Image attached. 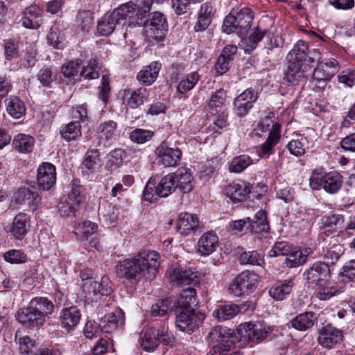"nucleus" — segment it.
I'll return each mask as SVG.
<instances>
[{
    "instance_id": "17",
    "label": "nucleus",
    "mask_w": 355,
    "mask_h": 355,
    "mask_svg": "<svg viewBox=\"0 0 355 355\" xmlns=\"http://www.w3.org/2000/svg\"><path fill=\"white\" fill-rule=\"evenodd\" d=\"M250 184L239 180L230 183L225 189V194L233 202L243 201L250 192Z\"/></svg>"
},
{
    "instance_id": "49",
    "label": "nucleus",
    "mask_w": 355,
    "mask_h": 355,
    "mask_svg": "<svg viewBox=\"0 0 355 355\" xmlns=\"http://www.w3.org/2000/svg\"><path fill=\"white\" fill-rule=\"evenodd\" d=\"M196 292L193 288L184 289L180 293L177 302V309L191 307V304L196 303Z\"/></svg>"
},
{
    "instance_id": "2",
    "label": "nucleus",
    "mask_w": 355,
    "mask_h": 355,
    "mask_svg": "<svg viewBox=\"0 0 355 355\" xmlns=\"http://www.w3.org/2000/svg\"><path fill=\"white\" fill-rule=\"evenodd\" d=\"M149 10V6H144V10H141L137 9L135 3L128 2L120 6L112 12L116 15V17L120 21V24H126V20L128 19V26L123 34L124 37H126L128 34L132 33V28L141 27L145 24L144 18Z\"/></svg>"
},
{
    "instance_id": "43",
    "label": "nucleus",
    "mask_w": 355,
    "mask_h": 355,
    "mask_svg": "<svg viewBox=\"0 0 355 355\" xmlns=\"http://www.w3.org/2000/svg\"><path fill=\"white\" fill-rule=\"evenodd\" d=\"M35 139L33 137L25 134H19L15 137L12 145L20 153L31 152Z\"/></svg>"
},
{
    "instance_id": "35",
    "label": "nucleus",
    "mask_w": 355,
    "mask_h": 355,
    "mask_svg": "<svg viewBox=\"0 0 355 355\" xmlns=\"http://www.w3.org/2000/svg\"><path fill=\"white\" fill-rule=\"evenodd\" d=\"M240 311L239 306L234 304H219L213 312V316L219 321H225L235 317Z\"/></svg>"
},
{
    "instance_id": "47",
    "label": "nucleus",
    "mask_w": 355,
    "mask_h": 355,
    "mask_svg": "<svg viewBox=\"0 0 355 355\" xmlns=\"http://www.w3.org/2000/svg\"><path fill=\"white\" fill-rule=\"evenodd\" d=\"M200 79V76L198 72L193 71L187 74L184 78L179 83L177 90L180 94H186L189 91L191 90L195 85L197 84Z\"/></svg>"
},
{
    "instance_id": "64",
    "label": "nucleus",
    "mask_w": 355,
    "mask_h": 355,
    "mask_svg": "<svg viewBox=\"0 0 355 355\" xmlns=\"http://www.w3.org/2000/svg\"><path fill=\"white\" fill-rule=\"evenodd\" d=\"M236 15L230 13L228 15L223 21L222 26L223 32L227 34L236 33L239 35V28L236 26Z\"/></svg>"
},
{
    "instance_id": "48",
    "label": "nucleus",
    "mask_w": 355,
    "mask_h": 355,
    "mask_svg": "<svg viewBox=\"0 0 355 355\" xmlns=\"http://www.w3.org/2000/svg\"><path fill=\"white\" fill-rule=\"evenodd\" d=\"M252 164V160L249 155H241L232 159L229 166V170L230 172L239 173Z\"/></svg>"
},
{
    "instance_id": "1",
    "label": "nucleus",
    "mask_w": 355,
    "mask_h": 355,
    "mask_svg": "<svg viewBox=\"0 0 355 355\" xmlns=\"http://www.w3.org/2000/svg\"><path fill=\"white\" fill-rule=\"evenodd\" d=\"M160 263V256L155 251L143 250L124 259L116 266L118 276L129 281L152 279L155 276Z\"/></svg>"
},
{
    "instance_id": "55",
    "label": "nucleus",
    "mask_w": 355,
    "mask_h": 355,
    "mask_svg": "<svg viewBox=\"0 0 355 355\" xmlns=\"http://www.w3.org/2000/svg\"><path fill=\"white\" fill-rule=\"evenodd\" d=\"M171 300L169 298L164 299L152 306V315L154 316H164L171 309Z\"/></svg>"
},
{
    "instance_id": "63",
    "label": "nucleus",
    "mask_w": 355,
    "mask_h": 355,
    "mask_svg": "<svg viewBox=\"0 0 355 355\" xmlns=\"http://www.w3.org/2000/svg\"><path fill=\"white\" fill-rule=\"evenodd\" d=\"M5 261L10 263H21L26 261V254L19 250H11L3 254Z\"/></svg>"
},
{
    "instance_id": "24",
    "label": "nucleus",
    "mask_w": 355,
    "mask_h": 355,
    "mask_svg": "<svg viewBox=\"0 0 355 355\" xmlns=\"http://www.w3.org/2000/svg\"><path fill=\"white\" fill-rule=\"evenodd\" d=\"M161 69V64L152 62L141 70L137 76L139 82L143 85H150L157 79Z\"/></svg>"
},
{
    "instance_id": "12",
    "label": "nucleus",
    "mask_w": 355,
    "mask_h": 355,
    "mask_svg": "<svg viewBox=\"0 0 355 355\" xmlns=\"http://www.w3.org/2000/svg\"><path fill=\"white\" fill-rule=\"evenodd\" d=\"M342 340V331L331 325H327L322 327L319 332L318 338V343L327 349L334 348Z\"/></svg>"
},
{
    "instance_id": "50",
    "label": "nucleus",
    "mask_w": 355,
    "mask_h": 355,
    "mask_svg": "<svg viewBox=\"0 0 355 355\" xmlns=\"http://www.w3.org/2000/svg\"><path fill=\"white\" fill-rule=\"evenodd\" d=\"M98 225L91 221H84L76 229V234L83 239H88L91 236L96 233Z\"/></svg>"
},
{
    "instance_id": "39",
    "label": "nucleus",
    "mask_w": 355,
    "mask_h": 355,
    "mask_svg": "<svg viewBox=\"0 0 355 355\" xmlns=\"http://www.w3.org/2000/svg\"><path fill=\"white\" fill-rule=\"evenodd\" d=\"M177 189L172 173L163 177L155 187V194L158 197H166Z\"/></svg>"
},
{
    "instance_id": "36",
    "label": "nucleus",
    "mask_w": 355,
    "mask_h": 355,
    "mask_svg": "<svg viewBox=\"0 0 355 355\" xmlns=\"http://www.w3.org/2000/svg\"><path fill=\"white\" fill-rule=\"evenodd\" d=\"M120 24V21L112 12L106 13L99 21L97 30L99 34L104 36L110 35L116 26Z\"/></svg>"
},
{
    "instance_id": "23",
    "label": "nucleus",
    "mask_w": 355,
    "mask_h": 355,
    "mask_svg": "<svg viewBox=\"0 0 355 355\" xmlns=\"http://www.w3.org/2000/svg\"><path fill=\"white\" fill-rule=\"evenodd\" d=\"M294 285V278L278 281L270 288L269 294L275 300H283L291 293Z\"/></svg>"
},
{
    "instance_id": "20",
    "label": "nucleus",
    "mask_w": 355,
    "mask_h": 355,
    "mask_svg": "<svg viewBox=\"0 0 355 355\" xmlns=\"http://www.w3.org/2000/svg\"><path fill=\"white\" fill-rule=\"evenodd\" d=\"M177 189L183 193H189L193 188V177L191 170L187 168H180L172 173Z\"/></svg>"
},
{
    "instance_id": "7",
    "label": "nucleus",
    "mask_w": 355,
    "mask_h": 355,
    "mask_svg": "<svg viewBox=\"0 0 355 355\" xmlns=\"http://www.w3.org/2000/svg\"><path fill=\"white\" fill-rule=\"evenodd\" d=\"M275 330L277 331L275 326L252 322H245L241 324L239 328V331L242 337L256 343L270 338Z\"/></svg>"
},
{
    "instance_id": "14",
    "label": "nucleus",
    "mask_w": 355,
    "mask_h": 355,
    "mask_svg": "<svg viewBox=\"0 0 355 355\" xmlns=\"http://www.w3.org/2000/svg\"><path fill=\"white\" fill-rule=\"evenodd\" d=\"M16 319L20 323L30 327H42L46 320L29 304L27 307L21 309L17 312Z\"/></svg>"
},
{
    "instance_id": "26",
    "label": "nucleus",
    "mask_w": 355,
    "mask_h": 355,
    "mask_svg": "<svg viewBox=\"0 0 355 355\" xmlns=\"http://www.w3.org/2000/svg\"><path fill=\"white\" fill-rule=\"evenodd\" d=\"M15 197L19 204L24 205L33 210L35 209L41 201V198L37 192L27 188L19 189Z\"/></svg>"
},
{
    "instance_id": "51",
    "label": "nucleus",
    "mask_w": 355,
    "mask_h": 355,
    "mask_svg": "<svg viewBox=\"0 0 355 355\" xmlns=\"http://www.w3.org/2000/svg\"><path fill=\"white\" fill-rule=\"evenodd\" d=\"M292 245L287 241H277L272 246V249L268 252V255L271 257L278 256H286L291 254L293 249Z\"/></svg>"
},
{
    "instance_id": "38",
    "label": "nucleus",
    "mask_w": 355,
    "mask_h": 355,
    "mask_svg": "<svg viewBox=\"0 0 355 355\" xmlns=\"http://www.w3.org/2000/svg\"><path fill=\"white\" fill-rule=\"evenodd\" d=\"M308 45L302 41H298L287 55L288 62H297L302 64V62L306 59L308 55Z\"/></svg>"
},
{
    "instance_id": "28",
    "label": "nucleus",
    "mask_w": 355,
    "mask_h": 355,
    "mask_svg": "<svg viewBox=\"0 0 355 355\" xmlns=\"http://www.w3.org/2000/svg\"><path fill=\"white\" fill-rule=\"evenodd\" d=\"M80 313L76 306H71L62 310L60 320L62 327L67 330L73 329L79 322Z\"/></svg>"
},
{
    "instance_id": "19",
    "label": "nucleus",
    "mask_w": 355,
    "mask_h": 355,
    "mask_svg": "<svg viewBox=\"0 0 355 355\" xmlns=\"http://www.w3.org/2000/svg\"><path fill=\"white\" fill-rule=\"evenodd\" d=\"M230 329L221 326L214 327L209 334V337L214 345H222L225 349H230L234 341Z\"/></svg>"
},
{
    "instance_id": "44",
    "label": "nucleus",
    "mask_w": 355,
    "mask_h": 355,
    "mask_svg": "<svg viewBox=\"0 0 355 355\" xmlns=\"http://www.w3.org/2000/svg\"><path fill=\"white\" fill-rule=\"evenodd\" d=\"M287 148L292 155L296 157L302 156L305 154L306 149L308 148V139L305 137L299 135L287 144Z\"/></svg>"
},
{
    "instance_id": "53",
    "label": "nucleus",
    "mask_w": 355,
    "mask_h": 355,
    "mask_svg": "<svg viewBox=\"0 0 355 355\" xmlns=\"http://www.w3.org/2000/svg\"><path fill=\"white\" fill-rule=\"evenodd\" d=\"M48 43L57 49L64 46L65 38L63 33L57 28H51L47 35Z\"/></svg>"
},
{
    "instance_id": "25",
    "label": "nucleus",
    "mask_w": 355,
    "mask_h": 355,
    "mask_svg": "<svg viewBox=\"0 0 355 355\" xmlns=\"http://www.w3.org/2000/svg\"><path fill=\"white\" fill-rule=\"evenodd\" d=\"M21 23L26 28L36 29L42 23L41 10L35 6H30L24 12Z\"/></svg>"
},
{
    "instance_id": "33",
    "label": "nucleus",
    "mask_w": 355,
    "mask_h": 355,
    "mask_svg": "<svg viewBox=\"0 0 355 355\" xmlns=\"http://www.w3.org/2000/svg\"><path fill=\"white\" fill-rule=\"evenodd\" d=\"M236 26L239 28V35L243 37L245 35L251 27V24L253 20L252 12L248 8H242L239 12L236 14Z\"/></svg>"
},
{
    "instance_id": "61",
    "label": "nucleus",
    "mask_w": 355,
    "mask_h": 355,
    "mask_svg": "<svg viewBox=\"0 0 355 355\" xmlns=\"http://www.w3.org/2000/svg\"><path fill=\"white\" fill-rule=\"evenodd\" d=\"M81 62L80 60H76L63 64L61 69L62 73L67 78L76 76L80 71Z\"/></svg>"
},
{
    "instance_id": "15",
    "label": "nucleus",
    "mask_w": 355,
    "mask_h": 355,
    "mask_svg": "<svg viewBox=\"0 0 355 355\" xmlns=\"http://www.w3.org/2000/svg\"><path fill=\"white\" fill-rule=\"evenodd\" d=\"M258 98L257 93L252 89H247L238 96L234 102L235 111L237 115H245L252 108V104Z\"/></svg>"
},
{
    "instance_id": "5",
    "label": "nucleus",
    "mask_w": 355,
    "mask_h": 355,
    "mask_svg": "<svg viewBox=\"0 0 355 355\" xmlns=\"http://www.w3.org/2000/svg\"><path fill=\"white\" fill-rule=\"evenodd\" d=\"M259 281L258 275L245 270L234 277L230 283L228 291L234 296L241 297L257 287Z\"/></svg>"
},
{
    "instance_id": "37",
    "label": "nucleus",
    "mask_w": 355,
    "mask_h": 355,
    "mask_svg": "<svg viewBox=\"0 0 355 355\" xmlns=\"http://www.w3.org/2000/svg\"><path fill=\"white\" fill-rule=\"evenodd\" d=\"M6 111L15 119H20L26 113V106L18 97L10 96L5 100Z\"/></svg>"
},
{
    "instance_id": "9",
    "label": "nucleus",
    "mask_w": 355,
    "mask_h": 355,
    "mask_svg": "<svg viewBox=\"0 0 355 355\" xmlns=\"http://www.w3.org/2000/svg\"><path fill=\"white\" fill-rule=\"evenodd\" d=\"M157 163L164 167H173L179 164L182 151L178 148H171L166 142H162L155 149Z\"/></svg>"
},
{
    "instance_id": "21",
    "label": "nucleus",
    "mask_w": 355,
    "mask_h": 355,
    "mask_svg": "<svg viewBox=\"0 0 355 355\" xmlns=\"http://www.w3.org/2000/svg\"><path fill=\"white\" fill-rule=\"evenodd\" d=\"M280 125H273L266 141L259 147V155L261 158H268L274 153V147L277 144L280 139Z\"/></svg>"
},
{
    "instance_id": "4",
    "label": "nucleus",
    "mask_w": 355,
    "mask_h": 355,
    "mask_svg": "<svg viewBox=\"0 0 355 355\" xmlns=\"http://www.w3.org/2000/svg\"><path fill=\"white\" fill-rule=\"evenodd\" d=\"M175 326L181 331L187 334L194 332L202 322L205 317L191 307L176 309Z\"/></svg>"
},
{
    "instance_id": "11",
    "label": "nucleus",
    "mask_w": 355,
    "mask_h": 355,
    "mask_svg": "<svg viewBox=\"0 0 355 355\" xmlns=\"http://www.w3.org/2000/svg\"><path fill=\"white\" fill-rule=\"evenodd\" d=\"M56 181L55 166L49 162H44L37 169V182L42 190H49L53 187Z\"/></svg>"
},
{
    "instance_id": "41",
    "label": "nucleus",
    "mask_w": 355,
    "mask_h": 355,
    "mask_svg": "<svg viewBox=\"0 0 355 355\" xmlns=\"http://www.w3.org/2000/svg\"><path fill=\"white\" fill-rule=\"evenodd\" d=\"M342 288L330 283L329 279L324 282L322 286H318L316 297L320 300H328L343 292Z\"/></svg>"
},
{
    "instance_id": "16",
    "label": "nucleus",
    "mask_w": 355,
    "mask_h": 355,
    "mask_svg": "<svg viewBox=\"0 0 355 355\" xmlns=\"http://www.w3.org/2000/svg\"><path fill=\"white\" fill-rule=\"evenodd\" d=\"M125 322L124 313L121 309H116L107 313L101 320L100 326L102 331L111 333L121 329Z\"/></svg>"
},
{
    "instance_id": "10",
    "label": "nucleus",
    "mask_w": 355,
    "mask_h": 355,
    "mask_svg": "<svg viewBox=\"0 0 355 355\" xmlns=\"http://www.w3.org/2000/svg\"><path fill=\"white\" fill-rule=\"evenodd\" d=\"M31 229V217L23 212L17 214L9 225L7 232L11 239L17 241L23 240Z\"/></svg>"
},
{
    "instance_id": "30",
    "label": "nucleus",
    "mask_w": 355,
    "mask_h": 355,
    "mask_svg": "<svg viewBox=\"0 0 355 355\" xmlns=\"http://www.w3.org/2000/svg\"><path fill=\"white\" fill-rule=\"evenodd\" d=\"M311 252L309 248L297 249L293 248L291 254L285 259L284 264L286 267L292 268L303 265Z\"/></svg>"
},
{
    "instance_id": "52",
    "label": "nucleus",
    "mask_w": 355,
    "mask_h": 355,
    "mask_svg": "<svg viewBox=\"0 0 355 355\" xmlns=\"http://www.w3.org/2000/svg\"><path fill=\"white\" fill-rule=\"evenodd\" d=\"M315 69L323 72L326 77L330 80L338 70V62L335 59H331L325 62L320 61Z\"/></svg>"
},
{
    "instance_id": "56",
    "label": "nucleus",
    "mask_w": 355,
    "mask_h": 355,
    "mask_svg": "<svg viewBox=\"0 0 355 355\" xmlns=\"http://www.w3.org/2000/svg\"><path fill=\"white\" fill-rule=\"evenodd\" d=\"M99 68L96 59L90 60L87 66L83 67L80 76L85 79L92 80L99 77Z\"/></svg>"
},
{
    "instance_id": "57",
    "label": "nucleus",
    "mask_w": 355,
    "mask_h": 355,
    "mask_svg": "<svg viewBox=\"0 0 355 355\" xmlns=\"http://www.w3.org/2000/svg\"><path fill=\"white\" fill-rule=\"evenodd\" d=\"M153 135L152 131L137 128L130 132V139L133 142L141 144L149 141Z\"/></svg>"
},
{
    "instance_id": "59",
    "label": "nucleus",
    "mask_w": 355,
    "mask_h": 355,
    "mask_svg": "<svg viewBox=\"0 0 355 355\" xmlns=\"http://www.w3.org/2000/svg\"><path fill=\"white\" fill-rule=\"evenodd\" d=\"M78 206L73 203L69 199L66 198L60 202L58 207L59 212L62 217H69L75 214Z\"/></svg>"
},
{
    "instance_id": "6",
    "label": "nucleus",
    "mask_w": 355,
    "mask_h": 355,
    "mask_svg": "<svg viewBox=\"0 0 355 355\" xmlns=\"http://www.w3.org/2000/svg\"><path fill=\"white\" fill-rule=\"evenodd\" d=\"M230 227L235 233L243 232L248 229L254 234L266 232L268 230L266 213L260 210L256 214L253 220H251L249 217L236 220L230 223Z\"/></svg>"
},
{
    "instance_id": "42",
    "label": "nucleus",
    "mask_w": 355,
    "mask_h": 355,
    "mask_svg": "<svg viewBox=\"0 0 355 355\" xmlns=\"http://www.w3.org/2000/svg\"><path fill=\"white\" fill-rule=\"evenodd\" d=\"M344 223V216L342 214L331 213L322 217L321 223L322 227L329 232H335Z\"/></svg>"
},
{
    "instance_id": "62",
    "label": "nucleus",
    "mask_w": 355,
    "mask_h": 355,
    "mask_svg": "<svg viewBox=\"0 0 355 355\" xmlns=\"http://www.w3.org/2000/svg\"><path fill=\"white\" fill-rule=\"evenodd\" d=\"M275 189L277 198L283 200L284 202L288 203L294 200V190L289 186H276Z\"/></svg>"
},
{
    "instance_id": "34",
    "label": "nucleus",
    "mask_w": 355,
    "mask_h": 355,
    "mask_svg": "<svg viewBox=\"0 0 355 355\" xmlns=\"http://www.w3.org/2000/svg\"><path fill=\"white\" fill-rule=\"evenodd\" d=\"M144 20L145 24H143V26L149 27L150 30L153 33H155V32H157V34H159V32L163 33V32L167 31L168 24L166 19L161 12H155L151 15L149 19H146L145 17Z\"/></svg>"
},
{
    "instance_id": "60",
    "label": "nucleus",
    "mask_w": 355,
    "mask_h": 355,
    "mask_svg": "<svg viewBox=\"0 0 355 355\" xmlns=\"http://www.w3.org/2000/svg\"><path fill=\"white\" fill-rule=\"evenodd\" d=\"M343 254V248L339 245H335L331 247L324 255V263L329 265H334L339 259Z\"/></svg>"
},
{
    "instance_id": "54",
    "label": "nucleus",
    "mask_w": 355,
    "mask_h": 355,
    "mask_svg": "<svg viewBox=\"0 0 355 355\" xmlns=\"http://www.w3.org/2000/svg\"><path fill=\"white\" fill-rule=\"evenodd\" d=\"M239 261L241 264L254 266H260L263 262L261 257L255 250L243 252L239 257Z\"/></svg>"
},
{
    "instance_id": "22",
    "label": "nucleus",
    "mask_w": 355,
    "mask_h": 355,
    "mask_svg": "<svg viewBox=\"0 0 355 355\" xmlns=\"http://www.w3.org/2000/svg\"><path fill=\"white\" fill-rule=\"evenodd\" d=\"M218 245V238L213 232L204 233L198 242V252L203 256L213 253Z\"/></svg>"
},
{
    "instance_id": "18",
    "label": "nucleus",
    "mask_w": 355,
    "mask_h": 355,
    "mask_svg": "<svg viewBox=\"0 0 355 355\" xmlns=\"http://www.w3.org/2000/svg\"><path fill=\"white\" fill-rule=\"evenodd\" d=\"M199 225L198 218L187 212L180 213L176 221L177 231L182 236H186L196 230Z\"/></svg>"
},
{
    "instance_id": "3",
    "label": "nucleus",
    "mask_w": 355,
    "mask_h": 355,
    "mask_svg": "<svg viewBox=\"0 0 355 355\" xmlns=\"http://www.w3.org/2000/svg\"><path fill=\"white\" fill-rule=\"evenodd\" d=\"M343 176L337 171L326 173L320 169H315L309 178V185L313 190L323 189L329 194H336L343 186Z\"/></svg>"
},
{
    "instance_id": "40",
    "label": "nucleus",
    "mask_w": 355,
    "mask_h": 355,
    "mask_svg": "<svg viewBox=\"0 0 355 355\" xmlns=\"http://www.w3.org/2000/svg\"><path fill=\"white\" fill-rule=\"evenodd\" d=\"M155 327H149L142 330L141 333V345L146 351H152L158 345V338L155 335Z\"/></svg>"
},
{
    "instance_id": "8",
    "label": "nucleus",
    "mask_w": 355,
    "mask_h": 355,
    "mask_svg": "<svg viewBox=\"0 0 355 355\" xmlns=\"http://www.w3.org/2000/svg\"><path fill=\"white\" fill-rule=\"evenodd\" d=\"M331 276L328 263L318 261L314 263L303 273L304 280L309 286L318 287L324 284Z\"/></svg>"
},
{
    "instance_id": "13",
    "label": "nucleus",
    "mask_w": 355,
    "mask_h": 355,
    "mask_svg": "<svg viewBox=\"0 0 355 355\" xmlns=\"http://www.w3.org/2000/svg\"><path fill=\"white\" fill-rule=\"evenodd\" d=\"M171 281L177 285H196L200 279L197 271L191 268H175L170 275Z\"/></svg>"
},
{
    "instance_id": "46",
    "label": "nucleus",
    "mask_w": 355,
    "mask_h": 355,
    "mask_svg": "<svg viewBox=\"0 0 355 355\" xmlns=\"http://www.w3.org/2000/svg\"><path fill=\"white\" fill-rule=\"evenodd\" d=\"M117 123L112 120L105 121L98 126L97 132L100 139L110 140L116 135Z\"/></svg>"
},
{
    "instance_id": "29",
    "label": "nucleus",
    "mask_w": 355,
    "mask_h": 355,
    "mask_svg": "<svg viewBox=\"0 0 355 355\" xmlns=\"http://www.w3.org/2000/svg\"><path fill=\"white\" fill-rule=\"evenodd\" d=\"M125 94H129L126 99L127 105L132 109H136L146 102L149 96V92L146 87H141L133 91L125 90Z\"/></svg>"
},
{
    "instance_id": "58",
    "label": "nucleus",
    "mask_w": 355,
    "mask_h": 355,
    "mask_svg": "<svg viewBox=\"0 0 355 355\" xmlns=\"http://www.w3.org/2000/svg\"><path fill=\"white\" fill-rule=\"evenodd\" d=\"M225 100L226 92L223 89H219L210 97L208 106L211 110H216L224 105Z\"/></svg>"
},
{
    "instance_id": "45",
    "label": "nucleus",
    "mask_w": 355,
    "mask_h": 355,
    "mask_svg": "<svg viewBox=\"0 0 355 355\" xmlns=\"http://www.w3.org/2000/svg\"><path fill=\"white\" fill-rule=\"evenodd\" d=\"M60 134L67 141L76 140L81 136V128L79 121H75L62 126Z\"/></svg>"
},
{
    "instance_id": "31",
    "label": "nucleus",
    "mask_w": 355,
    "mask_h": 355,
    "mask_svg": "<svg viewBox=\"0 0 355 355\" xmlns=\"http://www.w3.org/2000/svg\"><path fill=\"white\" fill-rule=\"evenodd\" d=\"M302 66V64L297 62H288V68L284 77V80L288 85H296L304 78Z\"/></svg>"
},
{
    "instance_id": "32",
    "label": "nucleus",
    "mask_w": 355,
    "mask_h": 355,
    "mask_svg": "<svg viewBox=\"0 0 355 355\" xmlns=\"http://www.w3.org/2000/svg\"><path fill=\"white\" fill-rule=\"evenodd\" d=\"M45 320L46 318L53 313L54 311V304L47 297H36L33 298L29 304Z\"/></svg>"
},
{
    "instance_id": "27",
    "label": "nucleus",
    "mask_w": 355,
    "mask_h": 355,
    "mask_svg": "<svg viewBox=\"0 0 355 355\" xmlns=\"http://www.w3.org/2000/svg\"><path fill=\"white\" fill-rule=\"evenodd\" d=\"M315 313L311 311L302 313L291 320L292 327L298 331H306L311 329L317 321Z\"/></svg>"
}]
</instances>
